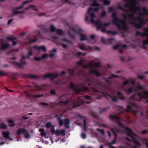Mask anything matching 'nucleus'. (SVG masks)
I'll list each match as a JSON object with an SVG mask.
<instances>
[{"instance_id": "obj_1", "label": "nucleus", "mask_w": 148, "mask_h": 148, "mask_svg": "<svg viewBox=\"0 0 148 148\" xmlns=\"http://www.w3.org/2000/svg\"><path fill=\"white\" fill-rule=\"evenodd\" d=\"M146 98H147V99L146 100V102L148 103V91H144L143 92H137L136 93L134 94L130 97L129 100H137L138 101H140L143 99Z\"/></svg>"}, {"instance_id": "obj_2", "label": "nucleus", "mask_w": 148, "mask_h": 148, "mask_svg": "<svg viewBox=\"0 0 148 148\" xmlns=\"http://www.w3.org/2000/svg\"><path fill=\"white\" fill-rule=\"evenodd\" d=\"M130 11L132 13H129L127 14L123 13L122 14V16L125 19L129 18L130 19L133 20V21H137V19L139 20V22L142 20H145V19H143L141 17V16H138L137 17L135 16V14H137L136 10H134L133 8H131L130 9Z\"/></svg>"}, {"instance_id": "obj_3", "label": "nucleus", "mask_w": 148, "mask_h": 148, "mask_svg": "<svg viewBox=\"0 0 148 148\" xmlns=\"http://www.w3.org/2000/svg\"><path fill=\"white\" fill-rule=\"evenodd\" d=\"M91 98V97L90 95H85L84 96V97H80L78 98L76 103H75L73 105L72 107V108H74L80 106L84 103H87L89 104L91 102V101H86L84 100L85 99H89Z\"/></svg>"}, {"instance_id": "obj_4", "label": "nucleus", "mask_w": 148, "mask_h": 148, "mask_svg": "<svg viewBox=\"0 0 148 148\" xmlns=\"http://www.w3.org/2000/svg\"><path fill=\"white\" fill-rule=\"evenodd\" d=\"M125 129L127 132V135L131 138L132 141L134 144L137 146L140 147V144L139 142L136 139L135 137L136 135L133 132L132 130L129 127H127L125 128Z\"/></svg>"}, {"instance_id": "obj_5", "label": "nucleus", "mask_w": 148, "mask_h": 148, "mask_svg": "<svg viewBox=\"0 0 148 148\" xmlns=\"http://www.w3.org/2000/svg\"><path fill=\"white\" fill-rule=\"evenodd\" d=\"M53 40L55 42H57L58 44H61L62 47L65 48L67 47V45L65 43L69 44L70 41L66 38H62V37L56 36L54 37Z\"/></svg>"}, {"instance_id": "obj_6", "label": "nucleus", "mask_w": 148, "mask_h": 148, "mask_svg": "<svg viewBox=\"0 0 148 148\" xmlns=\"http://www.w3.org/2000/svg\"><path fill=\"white\" fill-rule=\"evenodd\" d=\"M116 15L117 14L115 12H114L112 15V17L113 19L112 21L113 23L119 28L121 27L119 22L123 25H126V22L124 20L119 19L116 16Z\"/></svg>"}, {"instance_id": "obj_7", "label": "nucleus", "mask_w": 148, "mask_h": 148, "mask_svg": "<svg viewBox=\"0 0 148 148\" xmlns=\"http://www.w3.org/2000/svg\"><path fill=\"white\" fill-rule=\"evenodd\" d=\"M70 85L72 89L75 91V92L79 94L81 92L87 91L89 92L90 90L87 87H84L82 88H79V86L75 85L73 82H71L70 83Z\"/></svg>"}, {"instance_id": "obj_8", "label": "nucleus", "mask_w": 148, "mask_h": 148, "mask_svg": "<svg viewBox=\"0 0 148 148\" xmlns=\"http://www.w3.org/2000/svg\"><path fill=\"white\" fill-rule=\"evenodd\" d=\"M146 21L148 22V20H142L140 21V23H136L134 21H130L129 22V23L131 25H134L136 29H140L146 23Z\"/></svg>"}, {"instance_id": "obj_9", "label": "nucleus", "mask_w": 148, "mask_h": 148, "mask_svg": "<svg viewBox=\"0 0 148 148\" xmlns=\"http://www.w3.org/2000/svg\"><path fill=\"white\" fill-rule=\"evenodd\" d=\"M25 59V56H23L20 61V63L15 62H12L11 63L14 64L16 67L22 68H23L22 65H25L26 64V62Z\"/></svg>"}, {"instance_id": "obj_10", "label": "nucleus", "mask_w": 148, "mask_h": 148, "mask_svg": "<svg viewBox=\"0 0 148 148\" xmlns=\"http://www.w3.org/2000/svg\"><path fill=\"white\" fill-rule=\"evenodd\" d=\"M96 25L97 27V30L101 29V32L103 33L105 32H106V31H106V28L103 26V24L101 23L99 20L97 21Z\"/></svg>"}, {"instance_id": "obj_11", "label": "nucleus", "mask_w": 148, "mask_h": 148, "mask_svg": "<svg viewBox=\"0 0 148 148\" xmlns=\"http://www.w3.org/2000/svg\"><path fill=\"white\" fill-rule=\"evenodd\" d=\"M87 81L88 83V85L89 86H97V81L95 79L89 77L87 79Z\"/></svg>"}, {"instance_id": "obj_12", "label": "nucleus", "mask_w": 148, "mask_h": 148, "mask_svg": "<svg viewBox=\"0 0 148 148\" xmlns=\"http://www.w3.org/2000/svg\"><path fill=\"white\" fill-rule=\"evenodd\" d=\"M114 39L113 38H110L105 39L103 37H101V41L103 43L110 44L112 43L113 40H114Z\"/></svg>"}, {"instance_id": "obj_13", "label": "nucleus", "mask_w": 148, "mask_h": 148, "mask_svg": "<svg viewBox=\"0 0 148 148\" xmlns=\"http://www.w3.org/2000/svg\"><path fill=\"white\" fill-rule=\"evenodd\" d=\"M143 30L145 32V33L141 32L138 31H136V36L141 35L143 37L146 36V35L148 34V27H147V28H144Z\"/></svg>"}, {"instance_id": "obj_14", "label": "nucleus", "mask_w": 148, "mask_h": 148, "mask_svg": "<svg viewBox=\"0 0 148 148\" xmlns=\"http://www.w3.org/2000/svg\"><path fill=\"white\" fill-rule=\"evenodd\" d=\"M59 74H57L55 75H54L53 74V73H47L45 75L43 78H46L47 77L50 78L51 80H53L55 78L58 76Z\"/></svg>"}, {"instance_id": "obj_15", "label": "nucleus", "mask_w": 148, "mask_h": 148, "mask_svg": "<svg viewBox=\"0 0 148 148\" xmlns=\"http://www.w3.org/2000/svg\"><path fill=\"white\" fill-rule=\"evenodd\" d=\"M104 96L106 97L107 96L109 97L110 98H111L112 100L114 102H116L118 101V97L116 96L112 97L106 92H105L104 93Z\"/></svg>"}, {"instance_id": "obj_16", "label": "nucleus", "mask_w": 148, "mask_h": 148, "mask_svg": "<svg viewBox=\"0 0 148 148\" xmlns=\"http://www.w3.org/2000/svg\"><path fill=\"white\" fill-rule=\"evenodd\" d=\"M32 48L35 49H37L38 50H40L42 49L44 52H45L47 50V49L45 47L43 46L39 47L35 45L33 46L32 47Z\"/></svg>"}, {"instance_id": "obj_17", "label": "nucleus", "mask_w": 148, "mask_h": 148, "mask_svg": "<svg viewBox=\"0 0 148 148\" xmlns=\"http://www.w3.org/2000/svg\"><path fill=\"white\" fill-rule=\"evenodd\" d=\"M119 76L117 75H116L113 74H112L109 77L107 78L105 81L106 82V83L108 84H110L111 82L110 81L108 80V79H110L112 78H113L114 77H118Z\"/></svg>"}, {"instance_id": "obj_18", "label": "nucleus", "mask_w": 148, "mask_h": 148, "mask_svg": "<svg viewBox=\"0 0 148 148\" xmlns=\"http://www.w3.org/2000/svg\"><path fill=\"white\" fill-rule=\"evenodd\" d=\"M26 130L25 129L20 128L17 131L16 134L17 135H20L22 134L26 133Z\"/></svg>"}, {"instance_id": "obj_19", "label": "nucleus", "mask_w": 148, "mask_h": 148, "mask_svg": "<svg viewBox=\"0 0 148 148\" xmlns=\"http://www.w3.org/2000/svg\"><path fill=\"white\" fill-rule=\"evenodd\" d=\"M10 46V45L8 43H2L1 44V46L0 47V50H3L7 49Z\"/></svg>"}, {"instance_id": "obj_20", "label": "nucleus", "mask_w": 148, "mask_h": 148, "mask_svg": "<svg viewBox=\"0 0 148 148\" xmlns=\"http://www.w3.org/2000/svg\"><path fill=\"white\" fill-rule=\"evenodd\" d=\"M2 134L3 135V137L6 139H8L11 140L9 137L10 132L8 131H3V132Z\"/></svg>"}, {"instance_id": "obj_21", "label": "nucleus", "mask_w": 148, "mask_h": 148, "mask_svg": "<svg viewBox=\"0 0 148 148\" xmlns=\"http://www.w3.org/2000/svg\"><path fill=\"white\" fill-rule=\"evenodd\" d=\"M90 16L91 18V22L92 24L95 23L96 24L97 21H95L94 20V18L96 16L93 12L91 13L90 14Z\"/></svg>"}, {"instance_id": "obj_22", "label": "nucleus", "mask_w": 148, "mask_h": 148, "mask_svg": "<svg viewBox=\"0 0 148 148\" xmlns=\"http://www.w3.org/2000/svg\"><path fill=\"white\" fill-rule=\"evenodd\" d=\"M89 73L91 74H95L97 76H99L100 75V73L98 72V71L95 69L94 70L92 69H91Z\"/></svg>"}, {"instance_id": "obj_23", "label": "nucleus", "mask_w": 148, "mask_h": 148, "mask_svg": "<svg viewBox=\"0 0 148 148\" xmlns=\"http://www.w3.org/2000/svg\"><path fill=\"white\" fill-rule=\"evenodd\" d=\"M116 120L117 121L116 122L117 123L118 125L122 127H124V125L123 123L121 122V119L119 116H116Z\"/></svg>"}, {"instance_id": "obj_24", "label": "nucleus", "mask_w": 148, "mask_h": 148, "mask_svg": "<svg viewBox=\"0 0 148 148\" xmlns=\"http://www.w3.org/2000/svg\"><path fill=\"white\" fill-rule=\"evenodd\" d=\"M79 36L81 37L80 38V40L81 41H84L88 40L86 35L85 34L80 33L79 34Z\"/></svg>"}, {"instance_id": "obj_25", "label": "nucleus", "mask_w": 148, "mask_h": 148, "mask_svg": "<svg viewBox=\"0 0 148 148\" xmlns=\"http://www.w3.org/2000/svg\"><path fill=\"white\" fill-rule=\"evenodd\" d=\"M64 126L66 128H68L69 127V124L70 120L69 119H65L64 120Z\"/></svg>"}, {"instance_id": "obj_26", "label": "nucleus", "mask_w": 148, "mask_h": 148, "mask_svg": "<svg viewBox=\"0 0 148 148\" xmlns=\"http://www.w3.org/2000/svg\"><path fill=\"white\" fill-rule=\"evenodd\" d=\"M117 110L120 111L118 112H117V114L118 115H121L124 112V110L123 109V107L122 106H118L117 108Z\"/></svg>"}, {"instance_id": "obj_27", "label": "nucleus", "mask_w": 148, "mask_h": 148, "mask_svg": "<svg viewBox=\"0 0 148 148\" xmlns=\"http://www.w3.org/2000/svg\"><path fill=\"white\" fill-rule=\"evenodd\" d=\"M32 0H29V1H25L22 4V5H21V6H19V7H16L15 8V9L17 10H18L20 9H21L22 8H23V6L24 5L27 3H29L30 2H32Z\"/></svg>"}, {"instance_id": "obj_28", "label": "nucleus", "mask_w": 148, "mask_h": 148, "mask_svg": "<svg viewBox=\"0 0 148 148\" xmlns=\"http://www.w3.org/2000/svg\"><path fill=\"white\" fill-rule=\"evenodd\" d=\"M32 0H29V1H25L22 4V5H21V6H19V7H16L15 8V9L17 10H18L20 9H21L22 8H23V6L24 5L27 3H29L30 2H32Z\"/></svg>"}, {"instance_id": "obj_29", "label": "nucleus", "mask_w": 148, "mask_h": 148, "mask_svg": "<svg viewBox=\"0 0 148 148\" xmlns=\"http://www.w3.org/2000/svg\"><path fill=\"white\" fill-rule=\"evenodd\" d=\"M56 52L57 50L56 49H54L52 50H50L49 51V53H50L49 55V57L50 58H53L55 55V54L54 53H53V52H54L55 53H56Z\"/></svg>"}, {"instance_id": "obj_30", "label": "nucleus", "mask_w": 148, "mask_h": 148, "mask_svg": "<svg viewBox=\"0 0 148 148\" xmlns=\"http://www.w3.org/2000/svg\"><path fill=\"white\" fill-rule=\"evenodd\" d=\"M117 92L118 93V95L119 96V99L122 100H124L125 99V97L121 92L118 91Z\"/></svg>"}, {"instance_id": "obj_31", "label": "nucleus", "mask_w": 148, "mask_h": 148, "mask_svg": "<svg viewBox=\"0 0 148 148\" xmlns=\"http://www.w3.org/2000/svg\"><path fill=\"white\" fill-rule=\"evenodd\" d=\"M35 7V5H31L28 7H27V8H26L25 10H24L22 11H18V12H19V14H23L25 12V11L29 9H30L31 8H32L33 7Z\"/></svg>"}, {"instance_id": "obj_32", "label": "nucleus", "mask_w": 148, "mask_h": 148, "mask_svg": "<svg viewBox=\"0 0 148 148\" xmlns=\"http://www.w3.org/2000/svg\"><path fill=\"white\" fill-rule=\"evenodd\" d=\"M16 10H17L15 8L12 10V13L10 16L12 18L14 16L19 14V12H18V11H16Z\"/></svg>"}, {"instance_id": "obj_33", "label": "nucleus", "mask_w": 148, "mask_h": 148, "mask_svg": "<svg viewBox=\"0 0 148 148\" xmlns=\"http://www.w3.org/2000/svg\"><path fill=\"white\" fill-rule=\"evenodd\" d=\"M57 119L58 121V123L59 125L60 126H62L63 124V121L61 119V118L58 116V115L57 116Z\"/></svg>"}, {"instance_id": "obj_34", "label": "nucleus", "mask_w": 148, "mask_h": 148, "mask_svg": "<svg viewBox=\"0 0 148 148\" xmlns=\"http://www.w3.org/2000/svg\"><path fill=\"white\" fill-rule=\"evenodd\" d=\"M56 33L59 36H62L64 34L62 30L60 29H58L56 31Z\"/></svg>"}, {"instance_id": "obj_35", "label": "nucleus", "mask_w": 148, "mask_h": 148, "mask_svg": "<svg viewBox=\"0 0 148 148\" xmlns=\"http://www.w3.org/2000/svg\"><path fill=\"white\" fill-rule=\"evenodd\" d=\"M8 122L10 124L9 126L10 127H14L15 125V123H14V121L12 119H10L8 120Z\"/></svg>"}, {"instance_id": "obj_36", "label": "nucleus", "mask_w": 148, "mask_h": 148, "mask_svg": "<svg viewBox=\"0 0 148 148\" xmlns=\"http://www.w3.org/2000/svg\"><path fill=\"white\" fill-rule=\"evenodd\" d=\"M69 101V100H66L64 101H61L59 103V104L61 105H65L68 103Z\"/></svg>"}, {"instance_id": "obj_37", "label": "nucleus", "mask_w": 148, "mask_h": 148, "mask_svg": "<svg viewBox=\"0 0 148 148\" xmlns=\"http://www.w3.org/2000/svg\"><path fill=\"white\" fill-rule=\"evenodd\" d=\"M40 28L41 29V30L44 32H48V29L44 26L42 25H40Z\"/></svg>"}, {"instance_id": "obj_38", "label": "nucleus", "mask_w": 148, "mask_h": 148, "mask_svg": "<svg viewBox=\"0 0 148 148\" xmlns=\"http://www.w3.org/2000/svg\"><path fill=\"white\" fill-rule=\"evenodd\" d=\"M125 7L130 8V10L131 8H133L132 6V4L130 2H127L124 5Z\"/></svg>"}, {"instance_id": "obj_39", "label": "nucleus", "mask_w": 148, "mask_h": 148, "mask_svg": "<svg viewBox=\"0 0 148 148\" xmlns=\"http://www.w3.org/2000/svg\"><path fill=\"white\" fill-rule=\"evenodd\" d=\"M93 1L92 5L93 7L97 6L99 5V3H97V0H90Z\"/></svg>"}, {"instance_id": "obj_40", "label": "nucleus", "mask_w": 148, "mask_h": 148, "mask_svg": "<svg viewBox=\"0 0 148 148\" xmlns=\"http://www.w3.org/2000/svg\"><path fill=\"white\" fill-rule=\"evenodd\" d=\"M79 48L81 50L83 51H86L87 50V49L85 45L84 44H82L79 47Z\"/></svg>"}, {"instance_id": "obj_41", "label": "nucleus", "mask_w": 148, "mask_h": 148, "mask_svg": "<svg viewBox=\"0 0 148 148\" xmlns=\"http://www.w3.org/2000/svg\"><path fill=\"white\" fill-rule=\"evenodd\" d=\"M143 12L145 15H148V10L145 7H144L143 9Z\"/></svg>"}, {"instance_id": "obj_42", "label": "nucleus", "mask_w": 148, "mask_h": 148, "mask_svg": "<svg viewBox=\"0 0 148 148\" xmlns=\"http://www.w3.org/2000/svg\"><path fill=\"white\" fill-rule=\"evenodd\" d=\"M127 47V46L126 45H123L122 48H120L119 50V52L121 53L122 54L123 53V51H122V49H125Z\"/></svg>"}, {"instance_id": "obj_43", "label": "nucleus", "mask_w": 148, "mask_h": 148, "mask_svg": "<svg viewBox=\"0 0 148 148\" xmlns=\"http://www.w3.org/2000/svg\"><path fill=\"white\" fill-rule=\"evenodd\" d=\"M134 8L133 9L136 10V12H140L141 10V8L140 6H135Z\"/></svg>"}, {"instance_id": "obj_44", "label": "nucleus", "mask_w": 148, "mask_h": 148, "mask_svg": "<svg viewBox=\"0 0 148 148\" xmlns=\"http://www.w3.org/2000/svg\"><path fill=\"white\" fill-rule=\"evenodd\" d=\"M117 138H114L113 140L112 141V142L110 143H108L107 145H109L110 146H111L112 144H115L116 143V140Z\"/></svg>"}, {"instance_id": "obj_45", "label": "nucleus", "mask_w": 148, "mask_h": 148, "mask_svg": "<svg viewBox=\"0 0 148 148\" xmlns=\"http://www.w3.org/2000/svg\"><path fill=\"white\" fill-rule=\"evenodd\" d=\"M117 8L119 10L123 11H129V10H126L125 8H124L123 7L121 6H118Z\"/></svg>"}, {"instance_id": "obj_46", "label": "nucleus", "mask_w": 148, "mask_h": 148, "mask_svg": "<svg viewBox=\"0 0 148 148\" xmlns=\"http://www.w3.org/2000/svg\"><path fill=\"white\" fill-rule=\"evenodd\" d=\"M75 68L73 69H70L69 70L70 74L71 75H74L75 74Z\"/></svg>"}, {"instance_id": "obj_47", "label": "nucleus", "mask_w": 148, "mask_h": 148, "mask_svg": "<svg viewBox=\"0 0 148 148\" xmlns=\"http://www.w3.org/2000/svg\"><path fill=\"white\" fill-rule=\"evenodd\" d=\"M38 40V39L37 38H36L33 39H29V42L30 43H33L37 41Z\"/></svg>"}, {"instance_id": "obj_48", "label": "nucleus", "mask_w": 148, "mask_h": 148, "mask_svg": "<svg viewBox=\"0 0 148 148\" xmlns=\"http://www.w3.org/2000/svg\"><path fill=\"white\" fill-rule=\"evenodd\" d=\"M106 33L107 34H111L112 35H114L117 34V32L115 31H107Z\"/></svg>"}, {"instance_id": "obj_49", "label": "nucleus", "mask_w": 148, "mask_h": 148, "mask_svg": "<svg viewBox=\"0 0 148 148\" xmlns=\"http://www.w3.org/2000/svg\"><path fill=\"white\" fill-rule=\"evenodd\" d=\"M56 31V28L54 25H51L50 26V31L51 32H53Z\"/></svg>"}, {"instance_id": "obj_50", "label": "nucleus", "mask_w": 148, "mask_h": 148, "mask_svg": "<svg viewBox=\"0 0 148 148\" xmlns=\"http://www.w3.org/2000/svg\"><path fill=\"white\" fill-rule=\"evenodd\" d=\"M24 137L26 138H30V134L28 132L26 131V133H25Z\"/></svg>"}, {"instance_id": "obj_51", "label": "nucleus", "mask_w": 148, "mask_h": 148, "mask_svg": "<svg viewBox=\"0 0 148 148\" xmlns=\"http://www.w3.org/2000/svg\"><path fill=\"white\" fill-rule=\"evenodd\" d=\"M102 1L106 5H108L110 4V2L108 0H103Z\"/></svg>"}, {"instance_id": "obj_52", "label": "nucleus", "mask_w": 148, "mask_h": 148, "mask_svg": "<svg viewBox=\"0 0 148 148\" xmlns=\"http://www.w3.org/2000/svg\"><path fill=\"white\" fill-rule=\"evenodd\" d=\"M0 126L1 128L2 129H5L7 128V126L6 125L3 123H1L0 125Z\"/></svg>"}, {"instance_id": "obj_53", "label": "nucleus", "mask_w": 148, "mask_h": 148, "mask_svg": "<svg viewBox=\"0 0 148 148\" xmlns=\"http://www.w3.org/2000/svg\"><path fill=\"white\" fill-rule=\"evenodd\" d=\"M83 60H80L77 63V66H81L83 63Z\"/></svg>"}, {"instance_id": "obj_54", "label": "nucleus", "mask_w": 148, "mask_h": 148, "mask_svg": "<svg viewBox=\"0 0 148 148\" xmlns=\"http://www.w3.org/2000/svg\"><path fill=\"white\" fill-rule=\"evenodd\" d=\"M96 130L98 132H100L103 135H104L105 134V132L103 129H100L99 128H97Z\"/></svg>"}, {"instance_id": "obj_55", "label": "nucleus", "mask_w": 148, "mask_h": 148, "mask_svg": "<svg viewBox=\"0 0 148 148\" xmlns=\"http://www.w3.org/2000/svg\"><path fill=\"white\" fill-rule=\"evenodd\" d=\"M106 13L105 11H103L101 13V17L103 18L106 16Z\"/></svg>"}, {"instance_id": "obj_56", "label": "nucleus", "mask_w": 148, "mask_h": 148, "mask_svg": "<svg viewBox=\"0 0 148 148\" xmlns=\"http://www.w3.org/2000/svg\"><path fill=\"white\" fill-rule=\"evenodd\" d=\"M83 123L84 124V129L86 131V130L87 127L86 126V121L85 119H84V120Z\"/></svg>"}, {"instance_id": "obj_57", "label": "nucleus", "mask_w": 148, "mask_h": 148, "mask_svg": "<svg viewBox=\"0 0 148 148\" xmlns=\"http://www.w3.org/2000/svg\"><path fill=\"white\" fill-rule=\"evenodd\" d=\"M86 53L81 52H77V55L78 56H80L82 55V56H84L86 55Z\"/></svg>"}, {"instance_id": "obj_58", "label": "nucleus", "mask_w": 148, "mask_h": 148, "mask_svg": "<svg viewBox=\"0 0 148 148\" xmlns=\"http://www.w3.org/2000/svg\"><path fill=\"white\" fill-rule=\"evenodd\" d=\"M7 74V73L3 72V70L0 71V76H6Z\"/></svg>"}, {"instance_id": "obj_59", "label": "nucleus", "mask_w": 148, "mask_h": 148, "mask_svg": "<svg viewBox=\"0 0 148 148\" xmlns=\"http://www.w3.org/2000/svg\"><path fill=\"white\" fill-rule=\"evenodd\" d=\"M52 125L51 122H47L46 125V127L48 128H49L50 127H51Z\"/></svg>"}, {"instance_id": "obj_60", "label": "nucleus", "mask_w": 148, "mask_h": 148, "mask_svg": "<svg viewBox=\"0 0 148 148\" xmlns=\"http://www.w3.org/2000/svg\"><path fill=\"white\" fill-rule=\"evenodd\" d=\"M109 108V107H107L105 108H103L102 110L99 111V113L100 114H101L103 112H104L105 111H106V110L108 109Z\"/></svg>"}, {"instance_id": "obj_61", "label": "nucleus", "mask_w": 148, "mask_h": 148, "mask_svg": "<svg viewBox=\"0 0 148 148\" xmlns=\"http://www.w3.org/2000/svg\"><path fill=\"white\" fill-rule=\"evenodd\" d=\"M51 131L52 133H54L56 131L55 130L54 127L53 125L51 126Z\"/></svg>"}, {"instance_id": "obj_62", "label": "nucleus", "mask_w": 148, "mask_h": 148, "mask_svg": "<svg viewBox=\"0 0 148 148\" xmlns=\"http://www.w3.org/2000/svg\"><path fill=\"white\" fill-rule=\"evenodd\" d=\"M43 96L42 95H41V94H37V95H33V97H36V98H38L41 97Z\"/></svg>"}, {"instance_id": "obj_63", "label": "nucleus", "mask_w": 148, "mask_h": 148, "mask_svg": "<svg viewBox=\"0 0 148 148\" xmlns=\"http://www.w3.org/2000/svg\"><path fill=\"white\" fill-rule=\"evenodd\" d=\"M143 45H148V39H147L143 41Z\"/></svg>"}, {"instance_id": "obj_64", "label": "nucleus", "mask_w": 148, "mask_h": 148, "mask_svg": "<svg viewBox=\"0 0 148 148\" xmlns=\"http://www.w3.org/2000/svg\"><path fill=\"white\" fill-rule=\"evenodd\" d=\"M133 91V89L131 88H128L126 90V91L129 93H131Z\"/></svg>"}]
</instances>
